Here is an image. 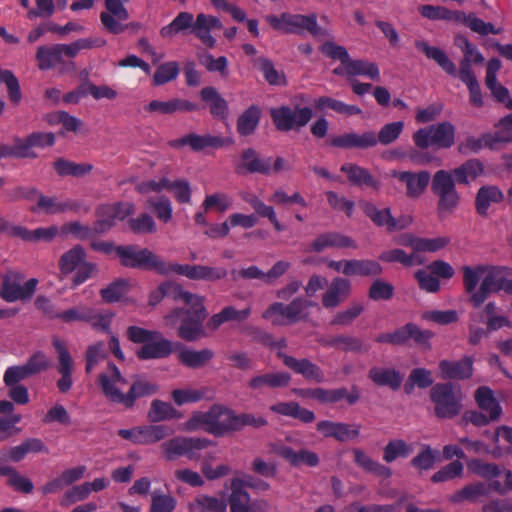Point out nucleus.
Returning a JSON list of instances; mask_svg holds the SVG:
<instances>
[{"instance_id":"obj_18","label":"nucleus","mask_w":512,"mask_h":512,"mask_svg":"<svg viewBox=\"0 0 512 512\" xmlns=\"http://www.w3.org/2000/svg\"><path fill=\"white\" fill-rule=\"evenodd\" d=\"M129 0H105L106 10L100 14L104 27L113 34H119L125 30L123 24L129 18V13L124 3Z\"/></svg>"},{"instance_id":"obj_7","label":"nucleus","mask_w":512,"mask_h":512,"mask_svg":"<svg viewBox=\"0 0 512 512\" xmlns=\"http://www.w3.org/2000/svg\"><path fill=\"white\" fill-rule=\"evenodd\" d=\"M434 413L440 419H452L462 410V394L449 383L436 384L430 390Z\"/></svg>"},{"instance_id":"obj_49","label":"nucleus","mask_w":512,"mask_h":512,"mask_svg":"<svg viewBox=\"0 0 512 512\" xmlns=\"http://www.w3.org/2000/svg\"><path fill=\"white\" fill-rule=\"evenodd\" d=\"M369 378L379 386H389L397 390L402 383L403 377L393 369L373 367L369 371Z\"/></svg>"},{"instance_id":"obj_54","label":"nucleus","mask_w":512,"mask_h":512,"mask_svg":"<svg viewBox=\"0 0 512 512\" xmlns=\"http://www.w3.org/2000/svg\"><path fill=\"white\" fill-rule=\"evenodd\" d=\"M213 356L214 354L210 349L199 351L184 349L178 354V360L186 367L197 369L203 367Z\"/></svg>"},{"instance_id":"obj_59","label":"nucleus","mask_w":512,"mask_h":512,"mask_svg":"<svg viewBox=\"0 0 512 512\" xmlns=\"http://www.w3.org/2000/svg\"><path fill=\"white\" fill-rule=\"evenodd\" d=\"M254 67L262 72L265 80L270 85H285L286 78L283 72L278 71L271 60L260 57L255 61Z\"/></svg>"},{"instance_id":"obj_48","label":"nucleus","mask_w":512,"mask_h":512,"mask_svg":"<svg viewBox=\"0 0 512 512\" xmlns=\"http://www.w3.org/2000/svg\"><path fill=\"white\" fill-rule=\"evenodd\" d=\"M503 200V193L496 186H482L476 195L475 207L480 215H486L492 203H499Z\"/></svg>"},{"instance_id":"obj_4","label":"nucleus","mask_w":512,"mask_h":512,"mask_svg":"<svg viewBox=\"0 0 512 512\" xmlns=\"http://www.w3.org/2000/svg\"><path fill=\"white\" fill-rule=\"evenodd\" d=\"M200 429L216 437L233 431V410L220 404H214L207 411L193 412L183 424V430L193 432Z\"/></svg>"},{"instance_id":"obj_20","label":"nucleus","mask_w":512,"mask_h":512,"mask_svg":"<svg viewBox=\"0 0 512 512\" xmlns=\"http://www.w3.org/2000/svg\"><path fill=\"white\" fill-rule=\"evenodd\" d=\"M277 357L282 359L284 365L297 374H301L309 381L322 383L325 380V375L322 369L308 359H296L292 356L286 355L281 351L277 352Z\"/></svg>"},{"instance_id":"obj_31","label":"nucleus","mask_w":512,"mask_h":512,"mask_svg":"<svg viewBox=\"0 0 512 512\" xmlns=\"http://www.w3.org/2000/svg\"><path fill=\"white\" fill-rule=\"evenodd\" d=\"M415 47L424 53V55L433 60L435 63L439 65V67L445 71L450 76H457V68L453 61L448 57L446 52L441 48L430 46L424 40L415 41Z\"/></svg>"},{"instance_id":"obj_43","label":"nucleus","mask_w":512,"mask_h":512,"mask_svg":"<svg viewBox=\"0 0 512 512\" xmlns=\"http://www.w3.org/2000/svg\"><path fill=\"white\" fill-rule=\"evenodd\" d=\"M274 413L299 419L304 423H311L315 420L313 411L302 408L297 402H279L270 406Z\"/></svg>"},{"instance_id":"obj_63","label":"nucleus","mask_w":512,"mask_h":512,"mask_svg":"<svg viewBox=\"0 0 512 512\" xmlns=\"http://www.w3.org/2000/svg\"><path fill=\"white\" fill-rule=\"evenodd\" d=\"M413 451L411 445L402 439L391 440L384 447L383 460L387 463L395 461L397 458H406Z\"/></svg>"},{"instance_id":"obj_36","label":"nucleus","mask_w":512,"mask_h":512,"mask_svg":"<svg viewBox=\"0 0 512 512\" xmlns=\"http://www.w3.org/2000/svg\"><path fill=\"white\" fill-rule=\"evenodd\" d=\"M159 386L156 382L145 377L137 376L131 383L128 392H126V400L124 408L130 409L135 405L138 398L154 395L158 392Z\"/></svg>"},{"instance_id":"obj_11","label":"nucleus","mask_w":512,"mask_h":512,"mask_svg":"<svg viewBox=\"0 0 512 512\" xmlns=\"http://www.w3.org/2000/svg\"><path fill=\"white\" fill-rule=\"evenodd\" d=\"M98 384L110 402L125 406L126 393L123 389L129 383L114 363L109 362L106 369L99 374Z\"/></svg>"},{"instance_id":"obj_60","label":"nucleus","mask_w":512,"mask_h":512,"mask_svg":"<svg viewBox=\"0 0 512 512\" xmlns=\"http://www.w3.org/2000/svg\"><path fill=\"white\" fill-rule=\"evenodd\" d=\"M193 14L189 12H180L173 21L162 27L160 34L164 38H170L179 32H184L188 29L192 30Z\"/></svg>"},{"instance_id":"obj_39","label":"nucleus","mask_w":512,"mask_h":512,"mask_svg":"<svg viewBox=\"0 0 512 512\" xmlns=\"http://www.w3.org/2000/svg\"><path fill=\"white\" fill-rule=\"evenodd\" d=\"M251 314V308L246 307L242 310L236 309L234 306H225L220 312L211 316L207 322V327L211 330H217L222 324L226 322H243Z\"/></svg>"},{"instance_id":"obj_38","label":"nucleus","mask_w":512,"mask_h":512,"mask_svg":"<svg viewBox=\"0 0 512 512\" xmlns=\"http://www.w3.org/2000/svg\"><path fill=\"white\" fill-rule=\"evenodd\" d=\"M290 381L291 376L286 372L265 373L253 376L248 386L252 390L261 391L266 387L273 389L287 387Z\"/></svg>"},{"instance_id":"obj_40","label":"nucleus","mask_w":512,"mask_h":512,"mask_svg":"<svg viewBox=\"0 0 512 512\" xmlns=\"http://www.w3.org/2000/svg\"><path fill=\"white\" fill-rule=\"evenodd\" d=\"M355 464L364 471L371 473L382 479H387L392 475L391 469L375 460L359 448L352 450Z\"/></svg>"},{"instance_id":"obj_50","label":"nucleus","mask_w":512,"mask_h":512,"mask_svg":"<svg viewBox=\"0 0 512 512\" xmlns=\"http://www.w3.org/2000/svg\"><path fill=\"white\" fill-rule=\"evenodd\" d=\"M53 167L59 176L83 177L93 170L90 163H76L64 158L57 159Z\"/></svg>"},{"instance_id":"obj_46","label":"nucleus","mask_w":512,"mask_h":512,"mask_svg":"<svg viewBox=\"0 0 512 512\" xmlns=\"http://www.w3.org/2000/svg\"><path fill=\"white\" fill-rule=\"evenodd\" d=\"M484 172V166L478 159H470L464 162L459 167L455 168L452 172V177L456 178L459 184H469L474 181Z\"/></svg>"},{"instance_id":"obj_10","label":"nucleus","mask_w":512,"mask_h":512,"mask_svg":"<svg viewBox=\"0 0 512 512\" xmlns=\"http://www.w3.org/2000/svg\"><path fill=\"white\" fill-rule=\"evenodd\" d=\"M413 141L420 149H426L430 146L450 148L455 142V127L447 121L430 125L416 131L413 135Z\"/></svg>"},{"instance_id":"obj_47","label":"nucleus","mask_w":512,"mask_h":512,"mask_svg":"<svg viewBox=\"0 0 512 512\" xmlns=\"http://www.w3.org/2000/svg\"><path fill=\"white\" fill-rule=\"evenodd\" d=\"M348 76H365L372 81L381 80L380 70L376 63L363 59L353 60L349 58L346 63Z\"/></svg>"},{"instance_id":"obj_35","label":"nucleus","mask_w":512,"mask_h":512,"mask_svg":"<svg viewBox=\"0 0 512 512\" xmlns=\"http://www.w3.org/2000/svg\"><path fill=\"white\" fill-rule=\"evenodd\" d=\"M311 250L322 252L326 248H351L356 249V242L343 234L337 232H329L319 235L310 245Z\"/></svg>"},{"instance_id":"obj_57","label":"nucleus","mask_w":512,"mask_h":512,"mask_svg":"<svg viewBox=\"0 0 512 512\" xmlns=\"http://www.w3.org/2000/svg\"><path fill=\"white\" fill-rule=\"evenodd\" d=\"M179 412L168 402L155 399L151 402L148 418L152 422H161L179 418Z\"/></svg>"},{"instance_id":"obj_45","label":"nucleus","mask_w":512,"mask_h":512,"mask_svg":"<svg viewBox=\"0 0 512 512\" xmlns=\"http://www.w3.org/2000/svg\"><path fill=\"white\" fill-rule=\"evenodd\" d=\"M382 273L381 265L375 260H348L345 275L346 276H379Z\"/></svg>"},{"instance_id":"obj_23","label":"nucleus","mask_w":512,"mask_h":512,"mask_svg":"<svg viewBox=\"0 0 512 512\" xmlns=\"http://www.w3.org/2000/svg\"><path fill=\"white\" fill-rule=\"evenodd\" d=\"M53 344L58 352V372L61 374V378L57 381V387L60 392L67 393L73 384V359L63 342L59 339H55Z\"/></svg>"},{"instance_id":"obj_14","label":"nucleus","mask_w":512,"mask_h":512,"mask_svg":"<svg viewBox=\"0 0 512 512\" xmlns=\"http://www.w3.org/2000/svg\"><path fill=\"white\" fill-rule=\"evenodd\" d=\"M313 112L309 107L296 108L282 106L271 110V117L277 129L289 131L305 126L312 118Z\"/></svg>"},{"instance_id":"obj_3","label":"nucleus","mask_w":512,"mask_h":512,"mask_svg":"<svg viewBox=\"0 0 512 512\" xmlns=\"http://www.w3.org/2000/svg\"><path fill=\"white\" fill-rule=\"evenodd\" d=\"M183 303L189 308L186 310L180 308L173 309L165 315L164 323L166 326L174 327L181 318L178 336L186 341H195L205 336L203 322L207 317V311L204 306V298L198 294L191 293L189 301L183 300Z\"/></svg>"},{"instance_id":"obj_13","label":"nucleus","mask_w":512,"mask_h":512,"mask_svg":"<svg viewBox=\"0 0 512 512\" xmlns=\"http://www.w3.org/2000/svg\"><path fill=\"white\" fill-rule=\"evenodd\" d=\"M115 253L124 267L157 271L159 257L147 248L139 249L134 245L117 246Z\"/></svg>"},{"instance_id":"obj_62","label":"nucleus","mask_w":512,"mask_h":512,"mask_svg":"<svg viewBox=\"0 0 512 512\" xmlns=\"http://www.w3.org/2000/svg\"><path fill=\"white\" fill-rule=\"evenodd\" d=\"M60 233V228H58L56 225H51L48 227H40L35 230H29L26 227H24L23 241L26 242H51L54 240Z\"/></svg>"},{"instance_id":"obj_61","label":"nucleus","mask_w":512,"mask_h":512,"mask_svg":"<svg viewBox=\"0 0 512 512\" xmlns=\"http://www.w3.org/2000/svg\"><path fill=\"white\" fill-rule=\"evenodd\" d=\"M299 395L303 397H308L315 399L321 403H336L342 399H344V391L338 389H323V388H314V389H306L300 390Z\"/></svg>"},{"instance_id":"obj_19","label":"nucleus","mask_w":512,"mask_h":512,"mask_svg":"<svg viewBox=\"0 0 512 512\" xmlns=\"http://www.w3.org/2000/svg\"><path fill=\"white\" fill-rule=\"evenodd\" d=\"M316 429L324 437L334 438L340 442H345L357 438L360 434V424H347L343 422H333L329 420L319 421Z\"/></svg>"},{"instance_id":"obj_52","label":"nucleus","mask_w":512,"mask_h":512,"mask_svg":"<svg viewBox=\"0 0 512 512\" xmlns=\"http://www.w3.org/2000/svg\"><path fill=\"white\" fill-rule=\"evenodd\" d=\"M363 213L378 227H384L390 232L392 214L389 208L379 209L371 202H360Z\"/></svg>"},{"instance_id":"obj_22","label":"nucleus","mask_w":512,"mask_h":512,"mask_svg":"<svg viewBox=\"0 0 512 512\" xmlns=\"http://www.w3.org/2000/svg\"><path fill=\"white\" fill-rule=\"evenodd\" d=\"M172 352V342L157 331L149 342L137 350L136 356L140 360L161 359L168 357Z\"/></svg>"},{"instance_id":"obj_29","label":"nucleus","mask_w":512,"mask_h":512,"mask_svg":"<svg viewBox=\"0 0 512 512\" xmlns=\"http://www.w3.org/2000/svg\"><path fill=\"white\" fill-rule=\"evenodd\" d=\"M331 145L339 148L366 149L377 145V135L372 131H367L363 134L345 133L334 137L331 140Z\"/></svg>"},{"instance_id":"obj_55","label":"nucleus","mask_w":512,"mask_h":512,"mask_svg":"<svg viewBox=\"0 0 512 512\" xmlns=\"http://www.w3.org/2000/svg\"><path fill=\"white\" fill-rule=\"evenodd\" d=\"M203 101L210 105V112L214 117L225 118L228 111V105L224 98L212 87L203 88L200 92Z\"/></svg>"},{"instance_id":"obj_44","label":"nucleus","mask_w":512,"mask_h":512,"mask_svg":"<svg viewBox=\"0 0 512 512\" xmlns=\"http://www.w3.org/2000/svg\"><path fill=\"white\" fill-rule=\"evenodd\" d=\"M475 400L479 408L490 415V419H499L502 409L490 388L479 387L475 392Z\"/></svg>"},{"instance_id":"obj_25","label":"nucleus","mask_w":512,"mask_h":512,"mask_svg":"<svg viewBox=\"0 0 512 512\" xmlns=\"http://www.w3.org/2000/svg\"><path fill=\"white\" fill-rule=\"evenodd\" d=\"M351 282L346 278H334L322 296V305L326 309H334L349 298Z\"/></svg>"},{"instance_id":"obj_2","label":"nucleus","mask_w":512,"mask_h":512,"mask_svg":"<svg viewBox=\"0 0 512 512\" xmlns=\"http://www.w3.org/2000/svg\"><path fill=\"white\" fill-rule=\"evenodd\" d=\"M450 241V238L447 236L422 238L417 237L411 233H403L396 236L394 238V242L397 245L411 248L412 252L406 253L402 249L395 248L382 252L379 256V259L388 263L398 262L407 267L420 265L423 263V259L419 256V253L437 252L445 248L450 243Z\"/></svg>"},{"instance_id":"obj_26","label":"nucleus","mask_w":512,"mask_h":512,"mask_svg":"<svg viewBox=\"0 0 512 512\" xmlns=\"http://www.w3.org/2000/svg\"><path fill=\"white\" fill-rule=\"evenodd\" d=\"M18 139L25 159H35L38 157L35 149H44L55 144V135L52 132H32L26 137H18Z\"/></svg>"},{"instance_id":"obj_9","label":"nucleus","mask_w":512,"mask_h":512,"mask_svg":"<svg viewBox=\"0 0 512 512\" xmlns=\"http://www.w3.org/2000/svg\"><path fill=\"white\" fill-rule=\"evenodd\" d=\"M213 442L201 437L176 436L164 441L160 448L167 461H173L180 457L190 460L198 457V452L211 446Z\"/></svg>"},{"instance_id":"obj_32","label":"nucleus","mask_w":512,"mask_h":512,"mask_svg":"<svg viewBox=\"0 0 512 512\" xmlns=\"http://www.w3.org/2000/svg\"><path fill=\"white\" fill-rule=\"evenodd\" d=\"M37 205L36 207H32V212H44L46 214H59L65 213L67 211H78L81 205L75 201H63L60 202L56 197L45 196L42 193H38L37 196Z\"/></svg>"},{"instance_id":"obj_16","label":"nucleus","mask_w":512,"mask_h":512,"mask_svg":"<svg viewBox=\"0 0 512 512\" xmlns=\"http://www.w3.org/2000/svg\"><path fill=\"white\" fill-rule=\"evenodd\" d=\"M228 503L230 512H265L268 508L266 500H252L249 493L241 487L240 480L232 481Z\"/></svg>"},{"instance_id":"obj_56","label":"nucleus","mask_w":512,"mask_h":512,"mask_svg":"<svg viewBox=\"0 0 512 512\" xmlns=\"http://www.w3.org/2000/svg\"><path fill=\"white\" fill-rule=\"evenodd\" d=\"M189 507L190 512H226L227 504L221 498L199 495Z\"/></svg>"},{"instance_id":"obj_42","label":"nucleus","mask_w":512,"mask_h":512,"mask_svg":"<svg viewBox=\"0 0 512 512\" xmlns=\"http://www.w3.org/2000/svg\"><path fill=\"white\" fill-rule=\"evenodd\" d=\"M242 199L254 209L259 217L267 218L277 232L284 230V226L279 222L272 206L266 205L257 195L251 193H244Z\"/></svg>"},{"instance_id":"obj_1","label":"nucleus","mask_w":512,"mask_h":512,"mask_svg":"<svg viewBox=\"0 0 512 512\" xmlns=\"http://www.w3.org/2000/svg\"><path fill=\"white\" fill-rule=\"evenodd\" d=\"M463 284L474 307L481 306L491 293L503 290L512 295V269L506 266L477 265L463 267Z\"/></svg>"},{"instance_id":"obj_15","label":"nucleus","mask_w":512,"mask_h":512,"mask_svg":"<svg viewBox=\"0 0 512 512\" xmlns=\"http://www.w3.org/2000/svg\"><path fill=\"white\" fill-rule=\"evenodd\" d=\"M232 143L233 140L231 138H223L211 134L199 135L196 133H188L180 138L169 141L168 144L174 149L189 146L192 151L200 152L206 148H221L231 145Z\"/></svg>"},{"instance_id":"obj_34","label":"nucleus","mask_w":512,"mask_h":512,"mask_svg":"<svg viewBox=\"0 0 512 512\" xmlns=\"http://www.w3.org/2000/svg\"><path fill=\"white\" fill-rule=\"evenodd\" d=\"M167 296L175 301L188 300L191 298V292L186 291L176 282H163L156 289L151 291L149 295V305L156 306L162 299Z\"/></svg>"},{"instance_id":"obj_53","label":"nucleus","mask_w":512,"mask_h":512,"mask_svg":"<svg viewBox=\"0 0 512 512\" xmlns=\"http://www.w3.org/2000/svg\"><path fill=\"white\" fill-rule=\"evenodd\" d=\"M261 111L257 106H250L237 119V132L242 136L254 133L259 121Z\"/></svg>"},{"instance_id":"obj_21","label":"nucleus","mask_w":512,"mask_h":512,"mask_svg":"<svg viewBox=\"0 0 512 512\" xmlns=\"http://www.w3.org/2000/svg\"><path fill=\"white\" fill-rule=\"evenodd\" d=\"M113 227V223L110 220H97L92 227L84 225L79 221H71L64 223L60 228L62 235H73L79 240H86L96 234H102L107 232Z\"/></svg>"},{"instance_id":"obj_28","label":"nucleus","mask_w":512,"mask_h":512,"mask_svg":"<svg viewBox=\"0 0 512 512\" xmlns=\"http://www.w3.org/2000/svg\"><path fill=\"white\" fill-rule=\"evenodd\" d=\"M222 25L217 17L199 13L196 19H193L191 33L200 39L205 45L210 48L215 46V39L211 36L212 29H221Z\"/></svg>"},{"instance_id":"obj_6","label":"nucleus","mask_w":512,"mask_h":512,"mask_svg":"<svg viewBox=\"0 0 512 512\" xmlns=\"http://www.w3.org/2000/svg\"><path fill=\"white\" fill-rule=\"evenodd\" d=\"M265 20L270 26L283 33H300L307 30L313 36H328L329 32L322 29L317 23L315 14L300 15L282 13L280 16L267 15Z\"/></svg>"},{"instance_id":"obj_41","label":"nucleus","mask_w":512,"mask_h":512,"mask_svg":"<svg viewBox=\"0 0 512 512\" xmlns=\"http://www.w3.org/2000/svg\"><path fill=\"white\" fill-rule=\"evenodd\" d=\"M135 212V205L131 202H117L101 205L97 209L98 220H110L115 225L116 220H124Z\"/></svg>"},{"instance_id":"obj_12","label":"nucleus","mask_w":512,"mask_h":512,"mask_svg":"<svg viewBox=\"0 0 512 512\" xmlns=\"http://www.w3.org/2000/svg\"><path fill=\"white\" fill-rule=\"evenodd\" d=\"M23 279L24 276L21 273H7L1 284L0 297L6 302L30 299L36 291L38 280L31 278L22 285Z\"/></svg>"},{"instance_id":"obj_33","label":"nucleus","mask_w":512,"mask_h":512,"mask_svg":"<svg viewBox=\"0 0 512 512\" xmlns=\"http://www.w3.org/2000/svg\"><path fill=\"white\" fill-rule=\"evenodd\" d=\"M440 376L443 379H467L473 372V361L465 357L459 361L442 360L439 362Z\"/></svg>"},{"instance_id":"obj_5","label":"nucleus","mask_w":512,"mask_h":512,"mask_svg":"<svg viewBox=\"0 0 512 512\" xmlns=\"http://www.w3.org/2000/svg\"><path fill=\"white\" fill-rule=\"evenodd\" d=\"M58 268L63 277L75 272L72 279L73 287L81 285L97 272L96 264L87 261L86 251L81 245H74L65 251L59 257Z\"/></svg>"},{"instance_id":"obj_8","label":"nucleus","mask_w":512,"mask_h":512,"mask_svg":"<svg viewBox=\"0 0 512 512\" xmlns=\"http://www.w3.org/2000/svg\"><path fill=\"white\" fill-rule=\"evenodd\" d=\"M431 190L438 198L437 210L439 214L452 213L458 207L460 196L450 172L438 170L432 177Z\"/></svg>"},{"instance_id":"obj_17","label":"nucleus","mask_w":512,"mask_h":512,"mask_svg":"<svg viewBox=\"0 0 512 512\" xmlns=\"http://www.w3.org/2000/svg\"><path fill=\"white\" fill-rule=\"evenodd\" d=\"M235 173L246 175L248 173L271 174V158H262L253 148L244 149L234 164Z\"/></svg>"},{"instance_id":"obj_24","label":"nucleus","mask_w":512,"mask_h":512,"mask_svg":"<svg viewBox=\"0 0 512 512\" xmlns=\"http://www.w3.org/2000/svg\"><path fill=\"white\" fill-rule=\"evenodd\" d=\"M492 487L496 491L503 493L499 482H495L492 485L483 482H474L456 491L450 496V501L453 503H461L463 501L476 502L482 497L489 496Z\"/></svg>"},{"instance_id":"obj_58","label":"nucleus","mask_w":512,"mask_h":512,"mask_svg":"<svg viewBox=\"0 0 512 512\" xmlns=\"http://www.w3.org/2000/svg\"><path fill=\"white\" fill-rule=\"evenodd\" d=\"M173 430L166 425L140 426V445L154 444L173 434Z\"/></svg>"},{"instance_id":"obj_64","label":"nucleus","mask_w":512,"mask_h":512,"mask_svg":"<svg viewBox=\"0 0 512 512\" xmlns=\"http://www.w3.org/2000/svg\"><path fill=\"white\" fill-rule=\"evenodd\" d=\"M316 107L320 110L330 108L335 112L346 116L358 115L362 112V110L358 106L349 105L342 101L326 96L320 97L316 100Z\"/></svg>"},{"instance_id":"obj_37","label":"nucleus","mask_w":512,"mask_h":512,"mask_svg":"<svg viewBox=\"0 0 512 512\" xmlns=\"http://www.w3.org/2000/svg\"><path fill=\"white\" fill-rule=\"evenodd\" d=\"M340 171L347 175L349 182L358 187H371L375 190L379 189L380 183L370 172L359 165L353 163H345L341 166Z\"/></svg>"},{"instance_id":"obj_51","label":"nucleus","mask_w":512,"mask_h":512,"mask_svg":"<svg viewBox=\"0 0 512 512\" xmlns=\"http://www.w3.org/2000/svg\"><path fill=\"white\" fill-rule=\"evenodd\" d=\"M36 59L41 70H48L64 61L59 44L38 47Z\"/></svg>"},{"instance_id":"obj_27","label":"nucleus","mask_w":512,"mask_h":512,"mask_svg":"<svg viewBox=\"0 0 512 512\" xmlns=\"http://www.w3.org/2000/svg\"><path fill=\"white\" fill-rule=\"evenodd\" d=\"M198 109L197 104L180 98H172L167 101L153 100L145 106L147 112L161 115H171L177 112H192Z\"/></svg>"},{"instance_id":"obj_30","label":"nucleus","mask_w":512,"mask_h":512,"mask_svg":"<svg viewBox=\"0 0 512 512\" xmlns=\"http://www.w3.org/2000/svg\"><path fill=\"white\" fill-rule=\"evenodd\" d=\"M393 176L406 184V194L411 198H418L425 191L430 181V174L427 171L418 173L393 172Z\"/></svg>"}]
</instances>
